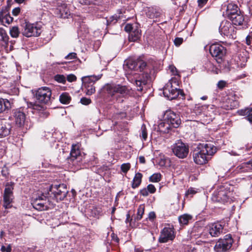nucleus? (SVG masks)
Masks as SVG:
<instances>
[{
  "label": "nucleus",
  "instance_id": "f704fd0d",
  "mask_svg": "<svg viewBox=\"0 0 252 252\" xmlns=\"http://www.w3.org/2000/svg\"><path fill=\"white\" fill-rule=\"evenodd\" d=\"M71 97L69 94L66 92L62 93L59 97L60 102L64 104H68L71 101Z\"/></svg>",
  "mask_w": 252,
  "mask_h": 252
},
{
  "label": "nucleus",
  "instance_id": "37998d69",
  "mask_svg": "<svg viewBox=\"0 0 252 252\" xmlns=\"http://www.w3.org/2000/svg\"><path fill=\"white\" fill-rule=\"evenodd\" d=\"M138 68L140 71H143L144 69H146L147 67V63L141 60H139L137 62Z\"/></svg>",
  "mask_w": 252,
  "mask_h": 252
},
{
  "label": "nucleus",
  "instance_id": "8fccbe9b",
  "mask_svg": "<svg viewBox=\"0 0 252 252\" xmlns=\"http://www.w3.org/2000/svg\"><path fill=\"white\" fill-rule=\"evenodd\" d=\"M7 9L5 8H2L0 11V23H1L4 20L5 18V14L7 13L8 12Z\"/></svg>",
  "mask_w": 252,
  "mask_h": 252
},
{
  "label": "nucleus",
  "instance_id": "3c124183",
  "mask_svg": "<svg viewBox=\"0 0 252 252\" xmlns=\"http://www.w3.org/2000/svg\"><path fill=\"white\" fill-rule=\"evenodd\" d=\"M245 119L248 120L250 123H252V107L249 108V112Z\"/></svg>",
  "mask_w": 252,
  "mask_h": 252
},
{
  "label": "nucleus",
  "instance_id": "052dcab7",
  "mask_svg": "<svg viewBox=\"0 0 252 252\" xmlns=\"http://www.w3.org/2000/svg\"><path fill=\"white\" fill-rule=\"evenodd\" d=\"M183 41V39L181 37H176L174 41V43L176 46H180Z\"/></svg>",
  "mask_w": 252,
  "mask_h": 252
},
{
  "label": "nucleus",
  "instance_id": "9b49d317",
  "mask_svg": "<svg viewBox=\"0 0 252 252\" xmlns=\"http://www.w3.org/2000/svg\"><path fill=\"white\" fill-rule=\"evenodd\" d=\"M219 32L221 35L233 38L235 35L236 31L232 24L227 20L221 22L219 27Z\"/></svg>",
  "mask_w": 252,
  "mask_h": 252
},
{
  "label": "nucleus",
  "instance_id": "79ce46f5",
  "mask_svg": "<svg viewBox=\"0 0 252 252\" xmlns=\"http://www.w3.org/2000/svg\"><path fill=\"white\" fill-rule=\"evenodd\" d=\"M140 136L141 137L142 140H146L147 138V132L146 126L143 125L141 126V132L140 134Z\"/></svg>",
  "mask_w": 252,
  "mask_h": 252
},
{
  "label": "nucleus",
  "instance_id": "4c0bfd02",
  "mask_svg": "<svg viewBox=\"0 0 252 252\" xmlns=\"http://www.w3.org/2000/svg\"><path fill=\"white\" fill-rule=\"evenodd\" d=\"M0 36L1 37V40L4 42L5 44L7 45L9 42V36L4 29L1 30Z\"/></svg>",
  "mask_w": 252,
  "mask_h": 252
},
{
  "label": "nucleus",
  "instance_id": "58836bf2",
  "mask_svg": "<svg viewBox=\"0 0 252 252\" xmlns=\"http://www.w3.org/2000/svg\"><path fill=\"white\" fill-rule=\"evenodd\" d=\"M204 67L208 71L214 72L216 69L214 64L209 61H207L204 64Z\"/></svg>",
  "mask_w": 252,
  "mask_h": 252
},
{
  "label": "nucleus",
  "instance_id": "7ed1b4c3",
  "mask_svg": "<svg viewBox=\"0 0 252 252\" xmlns=\"http://www.w3.org/2000/svg\"><path fill=\"white\" fill-rule=\"evenodd\" d=\"M223 15L227 17L233 24L242 25L244 21V17L237 5L233 3L222 5Z\"/></svg>",
  "mask_w": 252,
  "mask_h": 252
},
{
  "label": "nucleus",
  "instance_id": "0e129e2a",
  "mask_svg": "<svg viewBox=\"0 0 252 252\" xmlns=\"http://www.w3.org/2000/svg\"><path fill=\"white\" fill-rule=\"evenodd\" d=\"M246 40L247 45H250L252 44V34L248 35L247 36Z\"/></svg>",
  "mask_w": 252,
  "mask_h": 252
},
{
  "label": "nucleus",
  "instance_id": "c85d7f7f",
  "mask_svg": "<svg viewBox=\"0 0 252 252\" xmlns=\"http://www.w3.org/2000/svg\"><path fill=\"white\" fill-rule=\"evenodd\" d=\"M141 36V31L139 30L137 25L135 28L129 34L128 39L130 41L135 42L138 40Z\"/></svg>",
  "mask_w": 252,
  "mask_h": 252
},
{
  "label": "nucleus",
  "instance_id": "f03ea898",
  "mask_svg": "<svg viewBox=\"0 0 252 252\" xmlns=\"http://www.w3.org/2000/svg\"><path fill=\"white\" fill-rule=\"evenodd\" d=\"M179 79V76L172 77L163 88V95L169 100L175 99L179 95L182 98L185 97L184 91L180 89Z\"/></svg>",
  "mask_w": 252,
  "mask_h": 252
},
{
  "label": "nucleus",
  "instance_id": "2f4dec72",
  "mask_svg": "<svg viewBox=\"0 0 252 252\" xmlns=\"http://www.w3.org/2000/svg\"><path fill=\"white\" fill-rule=\"evenodd\" d=\"M10 107L11 104L7 99L0 98V113L8 110Z\"/></svg>",
  "mask_w": 252,
  "mask_h": 252
},
{
  "label": "nucleus",
  "instance_id": "a878e982",
  "mask_svg": "<svg viewBox=\"0 0 252 252\" xmlns=\"http://www.w3.org/2000/svg\"><path fill=\"white\" fill-rule=\"evenodd\" d=\"M137 62L129 59L125 61L124 64V68L126 71V74L130 75L132 73L130 71L137 70Z\"/></svg>",
  "mask_w": 252,
  "mask_h": 252
},
{
  "label": "nucleus",
  "instance_id": "cd10ccee",
  "mask_svg": "<svg viewBox=\"0 0 252 252\" xmlns=\"http://www.w3.org/2000/svg\"><path fill=\"white\" fill-rule=\"evenodd\" d=\"M88 211L89 213V215L93 217L98 218L100 216L102 215L101 208L99 207L92 206L90 207Z\"/></svg>",
  "mask_w": 252,
  "mask_h": 252
},
{
  "label": "nucleus",
  "instance_id": "dca6fc26",
  "mask_svg": "<svg viewBox=\"0 0 252 252\" xmlns=\"http://www.w3.org/2000/svg\"><path fill=\"white\" fill-rule=\"evenodd\" d=\"M175 237L174 228L172 226L165 227L160 232L158 241L160 243H166L172 241Z\"/></svg>",
  "mask_w": 252,
  "mask_h": 252
},
{
  "label": "nucleus",
  "instance_id": "bb28decb",
  "mask_svg": "<svg viewBox=\"0 0 252 252\" xmlns=\"http://www.w3.org/2000/svg\"><path fill=\"white\" fill-rule=\"evenodd\" d=\"M144 210L145 205H140L137 209L136 214L132 217V218L130 219V221H132L133 220H134L135 222L138 221L140 220H141V219L142 218L143 215L144 214Z\"/></svg>",
  "mask_w": 252,
  "mask_h": 252
},
{
  "label": "nucleus",
  "instance_id": "f3484780",
  "mask_svg": "<svg viewBox=\"0 0 252 252\" xmlns=\"http://www.w3.org/2000/svg\"><path fill=\"white\" fill-rule=\"evenodd\" d=\"M209 51L212 57L216 58V60H221L225 54L224 47L218 43H214L210 46Z\"/></svg>",
  "mask_w": 252,
  "mask_h": 252
},
{
  "label": "nucleus",
  "instance_id": "6ab92c4d",
  "mask_svg": "<svg viewBox=\"0 0 252 252\" xmlns=\"http://www.w3.org/2000/svg\"><path fill=\"white\" fill-rule=\"evenodd\" d=\"M150 78V75L148 72H146L143 73L138 79H132L131 81L135 85L137 91H142L143 86L147 84Z\"/></svg>",
  "mask_w": 252,
  "mask_h": 252
},
{
  "label": "nucleus",
  "instance_id": "ddd939ff",
  "mask_svg": "<svg viewBox=\"0 0 252 252\" xmlns=\"http://www.w3.org/2000/svg\"><path fill=\"white\" fill-rule=\"evenodd\" d=\"M51 90L49 88L43 87L36 91L35 96L39 102L47 104L51 100Z\"/></svg>",
  "mask_w": 252,
  "mask_h": 252
},
{
  "label": "nucleus",
  "instance_id": "a211bd4d",
  "mask_svg": "<svg viewBox=\"0 0 252 252\" xmlns=\"http://www.w3.org/2000/svg\"><path fill=\"white\" fill-rule=\"evenodd\" d=\"M82 159V156L78 146L76 145H72L69 160L72 162L73 165H75L80 162Z\"/></svg>",
  "mask_w": 252,
  "mask_h": 252
},
{
  "label": "nucleus",
  "instance_id": "6e6552de",
  "mask_svg": "<svg viewBox=\"0 0 252 252\" xmlns=\"http://www.w3.org/2000/svg\"><path fill=\"white\" fill-rule=\"evenodd\" d=\"M50 191L57 201L63 200L68 192L66 185L64 184H52Z\"/></svg>",
  "mask_w": 252,
  "mask_h": 252
},
{
  "label": "nucleus",
  "instance_id": "0eeeda50",
  "mask_svg": "<svg viewBox=\"0 0 252 252\" xmlns=\"http://www.w3.org/2000/svg\"><path fill=\"white\" fill-rule=\"evenodd\" d=\"M234 241L230 234L226 235L223 238L219 239L214 247L215 252H229Z\"/></svg>",
  "mask_w": 252,
  "mask_h": 252
},
{
  "label": "nucleus",
  "instance_id": "49530a36",
  "mask_svg": "<svg viewBox=\"0 0 252 252\" xmlns=\"http://www.w3.org/2000/svg\"><path fill=\"white\" fill-rule=\"evenodd\" d=\"M81 4L90 5L91 4H96L98 0H78Z\"/></svg>",
  "mask_w": 252,
  "mask_h": 252
},
{
  "label": "nucleus",
  "instance_id": "4468645a",
  "mask_svg": "<svg viewBox=\"0 0 252 252\" xmlns=\"http://www.w3.org/2000/svg\"><path fill=\"white\" fill-rule=\"evenodd\" d=\"M172 151L180 158H186L189 154V147L185 143L179 140L173 146Z\"/></svg>",
  "mask_w": 252,
  "mask_h": 252
},
{
  "label": "nucleus",
  "instance_id": "7c9ffc66",
  "mask_svg": "<svg viewBox=\"0 0 252 252\" xmlns=\"http://www.w3.org/2000/svg\"><path fill=\"white\" fill-rule=\"evenodd\" d=\"M123 18V14L121 10H119L117 14L110 17L107 19V25L115 24L119 19Z\"/></svg>",
  "mask_w": 252,
  "mask_h": 252
},
{
  "label": "nucleus",
  "instance_id": "de8ad7c7",
  "mask_svg": "<svg viewBox=\"0 0 252 252\" xmlns=\"http://www.w3.org/2000/svg\"><path fill=\"white\" fill-rule=\"evenodd\" d=\"M130 164L129 163H125L121 165V171L125 174H126L130 168Z\"/></svg>",
  "mask_w": 252,
  "mask_h": 252
},
{
  "label": "nucleus",
  "instance_id": "423d86ee",
  "mask_svg": "<svg viewBox=\"0 0 252 252\" xmlns=\"http://www.w3.org/2000/svg\"><path fill=\"white\" fill-rule=\"evenodd\" d=\"M52 9L55 16L63 19H68L71 17V13L67 4L62 0H53Z\"/></svg>",
  "mask_w": 252,
  "mask_h": 252
},
{
  "label": "nucleus",
  "instance_id": "f8f14e48",
  "mask_svg": "<svg viewBox=\"0 0 252 252\" xmlns=\"http://www.w3.org/2000/svg\"><path fill=\"white\" fill-rule=\"evenodd\" d=\"M164 121L168 123L171 128H177L181 123L179 115L171 110L165 111L164 114Z\"/></svg>",
  "mask_w": 252,
  "mask_h": 252
},
{
  "label": "nucleus",
  "instance_id": "774afa93",
  "mask_svg": "<svg viewBox=\"0 0 252 252\" xmlns=\"http://www.w3.org/2000/svg\"><path fill=\"white\" fill-rule=\"evenodd\" d=\"M208 0H198V5L200 7H203L208 1Z\"/></svg>",
  "mask_w": 252,
  "mask_h": 252
},
{
  "label": "nucleus",
  "instance_id": "c9c22d12",
  "mask_svg": "<svg viewBox=\"0 0 252 252\" xmlns=\"http://www.w3.org/2000/svg\"><path fill=\"white\" fill-rule=\"evenodd\" d=\"M20 33V32L17 26H13L9 30V34L13 38H17Z\"/></svg>",
  "mask_w": 252,
  "mask_h": 252
},
{
  "label": "nucleus",
  "instance_id": "4d7b16f0",
  "mask_svg": "<svg viewBox=\"0 0 252 252\" xmlns=\"http://www.w3.org/2000/svg\"><path fill=\"white\" fill-rule=\"evenodd\" d=\"M80 102L83 105H88L91 103V100L86 97H82L80 99Z\"/></svg>",
  "mask_w": 252,
  "mask_h": 252
},
{
  "label": "nucleus",
  "instance_id": "4be33fe9",
  "mask_svg": "<svg viewBox=\"0 0 252 252\" xmlns=\"http://www.w3.org/2000/svg\"><path fill=\"white\" fill-rule=\"evenodd\" d=\"M11 126L7 122L0 119V138L8 136L11 130Z\"/></svg>",
  "mask_w": 252,
  "mask_h": 252
},
{
  "label": "nucleus",
  "instance_id": "5fc2aeb1",
  "mask_svg": "<svg viewBox=\"0 0 252 252\" xmlns=\"http://www.w3.org/2000/svg\"><path fill=\"white\" fill-rule=\"evenodd\" d=\"M77 58V54L74 52L70 53L65 56V59L66 60L75 59Z\"/></svg>",
  "mask_w": 252,
  "mask_h": 252
},
{
  "label": "nucleus",
  "instance_id": "680f3d73",
  "mask_svg": "<svg viewBox=\"0 0 252 252\" xmlns=\"http://www.w3.org/2000/svg\"><path fill=\"white\" fill-rule=\"evenodd\" d=\"M66 79L68 82H72L76 80V77L75 75L71 74L67 76Z\"/></svg>",
  "mask_w": 252,
  "mask_h": 252
},
{
  "label": "nucleus",
  "instance_id": "603ef678",
  "mask_svg": "<svg viewBox=\"0 0 252 252\" xmlns=\"http://www.w3.org/2000/svg\"><path fill=\"white\" fill-rule=\"evenodd\" d=\"M83 28V27L81 26L80 27V29H79L78 31V36L82 39H84L86 36H87V35L88 34V32H87V31H85V33H82V29Z\"/></svg>",
  "mask_w": 252,
  "mask_h": 252
},
{
  "label": "nucleus",
  "instance_id": "393cba45",
  "mask_svg": "<svg viewBox=\"0 0 252 252\" xmlns=\"http://www.w3.org/2000/svg\"><path fill=\"white\" fill-rule=\"evenodd\" d=\"M28 107L33 114L37 113L40 117L42 114L46 117L48 116V114L46 112H43V107L40 105L30 103L28 104Z\"/></svg>",
  "mask_w": 252,
  "mask_h": 252
},
{
  "label": "nucleus",
  "instance_id": "2eb2a0df",
  "mask_svg": "<svg viewBox=\"0 0 252 252\" xmlns=\"http://www.w3.org/2000/svg\"><path fill=\"white\" fill-rule=\"evenodd\" d=\"M41 33V29L38 24H31L29 23H25L24 26V30L22 31L23 35L27 37H31L32 36H37Z\"/></svg>",
  "mask_w": 252,
  "mask_h": 252
},
{
  "label": "nucleus",
  "instance_id": "9d476101",
  "mask_svg": "<svg viewBox=\"0 0 252 252\" xmlns=\"http://www.w3.org/2000/svg\"><path fill=\"white\" fill-rule=\"evenodd\" d=\"M14 121L16 125L19 127H23L26 129L30 128L28 119L24 111V109H19L15 110L14 113Z\"/></svg>",
  "mask_w": 252,
  "mask_h": 252
},
{
  "label": "nucleus",
  "instance_id": "338daca9",
  "mask_svg": "<svg viewBox=\"0 0 252 252\" xmlns=\"http://www.w3.org/2000/svg\"><path fill=\"white\" fill-rule=\"evenodd\" d=\"M20 12V8L19 7H16L12 10V14L14 16H17Z\"/></svg>",
  "mask_w": 252,
  "mask_h": 252
},
{
  "label": "nucleus",
  "instance_id": "1a4fd4ad",
  "mask_svg": "<svg viewBox=\"0 0 252 252\" xmlns=\"http://www.w3.org/2000/svg\"><path fill=\"white\" fill-rule=\"evenodd\" d=\"M14 183L7 182L5 185L3 195V206L5 209L10 208L12 207V203L14 199L13 196Z\"/></svg>",
  "mask_w": 252,
  "mask_h": 252
},
{
  "label": "nucleus",
  "instance_id": "b1692460",
  "mask_svg": "<svg viewBox=\"0 0 252 252\" xmlns=\"http://www.w3.org/2000/svg\"><path fill=\"white\" fill-rule=\"evenodd\" d=\"M101 77L100 75H90L82 77L81 80L83 87H89L90 85H94L96 81L98 80Z\"/></svg>",
  "mask_w": 252,
  "mask_h": 252
},
{
  "label": "nucleus",
  "instance_id": "c03bdc74",
  "mask_svg": "<svg viewBox=\"0 0 252 252\" xmlns=\"http://www.w3.org/2000/svg\"><path fill=\"white\" fill-rule=\"evenodd\" d=\"M55 81L59 83H64L66 81V78L63 75L57 74L54 76Z\"/></svg>",
  "mask_w": 252,
  "mask_h": 252
},
{
  "label": "nucleus",
  "instance_id": "20e7f679",
  "mask_svg": "<svg viewBox=\"0 0 252 252\" xmlns=\"http://www.w3.org/2000/svg\"><path fill=\"white\" fill-rule=\"evenodd\" d=\"M105 89L113 100L118 103L123 102L124 98L130 94V89L127 87L119 84H108L105 87Z\"/></svg>",
  "mask_w": 252,
  "mask_h": 252
},
{
  "label": "nucleus",
  "instance_id": "e433bc0d",
  "mask_svg": "<svg viewBox=\"0 0 252 252\" xmlns=\"http://www.w3.org/2000/svg\"><path fill=\"white\" fill-rule=\"evenodd\" d=\"M4 15V20L3 21L1 24L4 26H6V24L9 25L13 22V18L10 16L8 12L7 13H5Z\"/></svg>",
  "mask_w": 252,
  "mask_h": 252
},
{
  "label": "nucleus",
  "instance_id": "a19ab883",
  "mask_svg": "<svg viewBox=\"0 0 252 252\" xmlns=\"http://www.w3.org/2000/svg\"><path fill=\"white\" fill-rule=\"evenodd\" d=\"M247 152L246 150L244 148H241L238 150V151H231L229 153L232 156H241L244 155L245 153Z\"/></svg>",
  "mask_w": 252,
  "mask_h": 252
},
{
  "label": "nucleus",
  "instance_id": "69168bd1",
  "mask_svg": "<svg viewBox=\"0 0 252 252\" xmlns=\"http://www.w3.org/2000/svg\"><path fill=\"white\" fill-rule=\"evenodd\" d=\"M140 194L143 196H147L149 194V192L147 188H143L140 190Z\"/></svg>",
  "mask_w": 252,
  "mask_h": 252
},
{
  "label": "nucleus",
  "instance_id": "bf43d9fd",
  "mask_svg": "<svg viewBox=\"0 0 252 252\" xmlns=\"http://www.w3.org/2000/svg\"><path fill=\"white\" fill-rule=\"evenodd\" d=\"M249 108H246L245 109H241L238 111V113L239 115L241 116H247V115L248 114V113L249 112Z\"/></svg>",
  "mask_w": 252,
  "mask_h": 252
},
{
  "label": "nucleus",
  "instance_id": "6e6d98bb",
  "mask_svg": "<svg viewBox=\"0 0 252 252\" xmlns=\"http://www.w3.org/2000/svg\"><path fill=\"white\" fill-rule=\"evenodd\" d=\"M196 193V190L192 188H189L186 192L185 195L188 197L189 195H192Z\"/></svg>",
  "mask_w": 252,
  "mask_h": 252
},
{
  "label": "nucleus",
  "instance_id": "09e8293b",
  "mask_svg": "<svg viewBox=\"0 0 252 252\" xmlns=\"http://www.w3.org/2000/svg\"><path fill=\"white\" fill-rule=\"evenodd\" d=\"M135 25H137V24H127L125 27V30L130 33L135 28Z\"/></svg>",
  "mask_w": 252,
  "mask_h": 252
},
{
  "label": "nucleus",
  "instance_id": "5701e85b",
  "mask_svg": "<svg viewBox=\"0 0 252 252\" xmlns=\"http://www.w3.org/2000/svg\"><path fill=\"white\" fill-rule=\"evenodd\" d=\"M247 60L248 53L246 51H243L238 53L235 58L238 66L242 68L246 65Z\"/></svg>",
  "mask_w": 252,
  "mask_h": 252
},
{
  "label": "nucleus",
  "instance_id": "13d9d810",
  "mask_svg": "<svg viewBox=\"0 0 252 252\" xmlns=\"http://www.w3.org/2000/svg\"><path fill=\"white\" fill-rule=\"evenodd\" d=\"M226 85V82L225 81L220 80L218 82L217 84V87L220 89H223Z\"/></svg>",
  "mask_w": 252,
  "mask_h": 252
},
{
  "label": "nucleus",
  "instance_id": "e2e57ef3",
  "mask_svg": "<svg viewBox=\"0 0 252 252\" xmlns=\"http://www.w3.org/2000/svg\"><path fill=\"white\" fill-rule=\"evenodd\" d=\"M0 251L2 252H11V247L10 245H9L6 248L5 246H2L1 247Z\"/></svg>",
  "mask_w": 252,
  "mask_h": 252
},
{
  "label": "nucleus",
  "instance_id": "473e14b6",
  "mask_svg": "<svg viewBox=\"0 0 252 252\" xmlns=\"http://www.w3.org/2000/svg\"><path fill=\"white\" fill-rule=\"evenodd\" d=\"M142 178V174L141 173L138 172L135 174L132 183L131 187L133 189L138 188L141 183Z\"/></svg>",
  "mask_w": 252,
  "mask_h": 252
},
{
  "label": "nucleus",
  "instance_id": "f257e3e1",
  "mask_svg": "<svg viewBox=\"0 0 252 252\" xmlns=\"http://www.w3.org/2000/svg\"><path fill=\"white\" fill-rule=\"evenodd\" d=\"M217 150V148L211 143L199 144L197 150L194 152L193 155L194 162L198 165L206 164L209 159V156L213 155Z\"/></svg>",
  "mask_w": 252,
  "mask_h": 252
},
{
  "label": "nucleus",
  "instance_id": "39448f33",
  "mask_svg": "<svg viewBox=\"0 0 252 252\" xmlns=\"http://www.w3.org/2000/svg\"><path fill=\"white\" fill-rule=\"evenodd\" d=\"M231 188L233 187L228 188L227 184L220 187L214 192L212 197L213 201L222 203L233 201L234 197Z\"/></svg>",
  "mask_w": 252,
  "mask_h": 252
},
{
  "label": "nucleus",
  "instance_id": "a18cd8bd",
  "mask_svg": "<svg viewBox=\"0 0 252 252\" xmlns=\"http://www.w3.org/2000/svg\"><path fill=\"white\" fill-rule=\"evenodd\" d=\"M86 90V93L87 95H92L95 92V87L94 85H90L89 87H84Z\"/></svg>",
  "mask_w": 252,
  "mask_h": 252
},
{
  "label": "nucleus",
  "instance_id": "c756f323",
  "mask_svg": "<svg viewBox=\"0 0 252 252\" xmlns=\"http://www.w3.org/2000/svg\"><path fill=\"white\" fill-rule=\"evenodd\" d=\"M171 127L168 123L164 121H160L158 125V130L163 133H168Z\"/></svg>",
  "mask_w": 252,
  "mask_h": 252
},
{
  "label": "nucleus",
  "instance_id": "72a5a7b5",
  "mask_svg": "<svg viewBox=\"0 0 252 252\" xmlns=\"http://www.w3.org/2000/svg\"><path fill=\"white\" fill-rule=\"evenodd\" d=\"M192 218V217L191 216L185 214L180 216L179 217L178 220L181 225H187Z\"/></svg>",
  "mask_w": 252,
  "mask_h": 252
},
{
  "label": "nucleus",
  "instance_id": "ea45409f",
  "mask_svg": "<svg viewBox=\"0 0 252 252\" xmlns=\"http://www.w3.org/2000/svg\"><path fill=\"white\" fill-rule=\"evenodd\" d=\"M161 175L159 173H154L149 178V181L151 182H158L161 180Z\"/></svg>",
  "mask_w": 252,
  "mask_h": 252
},
{
  "label": "nucleus",
  "instance_id": "412c9836",
  "mask_svg": "<svg viewBox=\"0 0 252 252\" xmlns=\"http://www.w3.org/2000/svg\"><path fill=\"white\" fill-rule=\"evenodd\" d=\"M223 228V226L218 222L208 225L209 233L212 237H218L222 233Z\"/></svg>",
  "mask_w": 252,
  "mask_h": 252
},
{
  "label": "nucleus",
  "instance_id": "aec40b11",
  "mask_svg": "<svg viewBox=\"0 0 252 252\" xmlns=\"http://www.w3.org/2000/svg\"><path fill=\"white\" fill-rule=\"evenodd\" d=\"M46 198L45 195H42L34 199L32 202L33 207L39 211L47 210L48 206Z\"/></svg>",
  "mask_w": 252,
  "mask_h": 252
},
{
  "label": "nucleus",
  "instance_id": "864d4df0",
  "mask_svg": "<svg viewBox=\"0 0 252 252\" xmlns=\"http://www.w3.org/2000/svg\"><path fill=\"white\" fill-rule=\"evenodd\" d=\"M147 189L150 193H154L156 192V189L155 187L152 184H149L147 187Z\"/></svg>",
  "mask_w": 252,
  "mask_h": 252
}]
</instances>
